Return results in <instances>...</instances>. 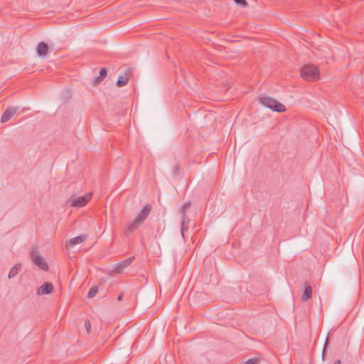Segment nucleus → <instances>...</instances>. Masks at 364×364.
Masks as SVG:
<instances>
[{"label":"nucleus","mask_w":364,"mask_h":364,"mask_svg":"<svg viewBox=\"0 0 364 364\" xmlns=\"http://www.w3.org/2000/svg\"><path fill=\"white\" fill-rule=\"evenodd\" d=\"M259 102L266 107L271 109L277 112H283L286 110L285 106L277 101L276 99L267 95L261 96L259 98Z\"/></svg>","instance_id":"1"},{"label":"nucleus","mask_w":364,"mask_h":364,"mask_svg":"<svg viewBox=\"0 0 364 364\" xmlns=\"http://www.w3.org/2000/svg\"><path fill=\"white\" fill-rule=\"evenodd\" d=\"M301 77L308 81H314L319 78V71L317 67L313 65H306L301 70Z\"/></svg>","instance_id":"2"},{"label":"nucleus","mask_w":364,"mask_h":364,"mask_svg":"<svg viewBox=\"0 0 364 364\" xmlns=\"http://www.w3.org/2000/svg\"><path fill=\"white\" fill-rule=\"evenodd\" d=\"M92 193H89L85 196L75 197L72 196L70 198L68 203L71 207L80 208L86 205V203L91 199Z\"/></svg>","instance_id":"3"},{"label":"nucleus","mask_w":364,"mask_h":364,"mask_svg":"<svg viewBox=\"0 0 364 364\" xmlns=\"http://www.w3.org/2000/svg\"><path fill=\"white\" fill-rule=\"evenodd\" d=\"M31 257L32 262L43 270H48V266L45 261V259L38 253L36 250H33L31 252Z\"/></svg>","instance_id":"4"},{"label":"nucleus","mask_w":364,"mask_h":364,"mask_svg":"<svg viewBox=\"0 0 364 364\" xmlns=\"http://www.w3.org/2000/svg\"><path fill=\"white\" fill-rule=\"evenodd\" d=\"M19 110V107H8L1 116V121L5 123L10 120Z\"/></svg>","instance_id":"5"},{"label":"nucleus","mask_w":364,"mask_h":364,"mask_svg":"<svg viewBox=\"0 0 364 364\" xmlns=\"http://www.w3.org/2000/svg\"><path fill=\"white\" fill-rule=\"evenodd\" d=\"M134 257H131L127 259L119 262L114 265L113 272L115 274H120L123 270L127 267L134 260Z\"/></svg>","instance_id":"6"},{"label":"nucleus","mask_w":364,"mask_h":364,"mask_svg":"<svg viewBox=\"0 0 364 364\" xmlns=\"http://www.w3.org/2000/svg\"><path fill=\"white\" fill-rule=\"evenodd\" d=\"M53 291V285L50 282H45L37 290L38 295L49 294Z\"/></svg>","instance_id":"7"},{"label":"nucleus","mask_w":364,"mask_h":364,"mask_svg":"<svg viewBox=\"0 0 364 364\" xmlns=\"http://www.w3.org/2000/svg\"><path fill=\"white\" fill-rule=\"evenodd\" d=\"M151 210V206L149 204L146 205L136 217L141 223L146 219Z\"/></svg>","instance_id":"8"},{"label":"nucleus","mask_w":364,"mask_h":364,"mask_svg":"<svg viewBox=\"0 0 364 364\" xmlns=\"http://www.w3.org/2000/svg\"><path fill=\"white\" fill-rule=\"evenodd\" d=\"M37 53L39 56L43 57L46 55L48 51V46L43 41H41L38 43L36 48Z\"/></svg>","instance_id":"9"},{"label":"nucleus","mask_w":364,"mask_h":364,"mask_svg":"<svg viewBox=\"0 0 364 364\" xmlns=\"http://www.w3.org/2000/svg\"><path fill=\"white\" fill-rule=\"evenodd\" d=\"M107 76V70L105 68H102L100 70L99 76H96L92 80V85L94 86H97L102 82L104 78Z\"/></svg>","instance_id":"10"},{"label":"nucleus","mask_w":364,"mask_h":364,"mask_svg":"<svg viewBox=\"0 0 364 364\" xmlns=\"http://www.w3.org/2000/svg\"><path fill=\"white\" fill-rule=\"evenodd\" d=\"M141 225V223L135 218L134 221L127 224L126 233L127 235L133 233V232L135 231Z\"/></svg>","instance_id":"11"},{"label":"nucleus","mask_w":364,"mask_h":364,"mask_svg":"<svg viewBox=\"0 0 364 364\" xmlns=\"http://www.w3.org/2000/svg\"><path fill=\"white\" fill-rule=\"evenodd\" d=\"M129 71H127L124 75H121L118 77V80L117 81V87H123L127 84L129 82Z\"/></svg>","instance_id":"12"},{"label":"nucleus","mask_w":364,"mask_h":364,"mask_svg":"<svg viewBox=\"0 0 364 364\" xmlns=\"http://www.w3.org/2000/svg\"><path fill=\"white\" fill-rule=\"evenodd\" d=\"M312 288L310 285L305 284V287L302 294L301 299L303 301H306L311 298Z\"/></svg>","instance_id":"13"},{"label":"nucleus","mask_w":364,"mask_h":364,"mask_svg":"<svg viewBox=\"0 0 364 364\" xmlns=\"http://www.w3.org/2000/svg\"><path fill=\"white\" fill-rule=\"evenodd\" d=\"M190 222L189 218L186 216V214H182V221H181V233L183 237H184V232L187 230L188 228V223Z\"/></svg>","instance_id":"14"},{"label":"nucleus","mask_w":364,"mask_h":364,"mask_svg":"<svg viewBox=\"0 0 364 364\" xmlns=\"http://www.w3.org/2000/svg\"><path fill=\"white\" fill-rule=\"evenodd\" d=\"M85 235H79L75 237L71 238L67 243L68 245H75L83 242L85 240Z\"/></svg>","instance_id":"15"},{"label":"nucleus","mask_w":364,"mask_h":364,"mask_svg":"<svg viewBox=\"0 0 364 364\" xmlns=\"http://www.w3.org/2000/svg\"><path fill=\"white\" fill-rule=\"evenodd\" d=\"M20 264H15L9 271V275H8V277L9 279H12L14 278V277H16L17 275V274L18 273V270H19V268H20Z\"/></svg>","instance_id":"16"},{"label":"nucleus","mask_w":364,"mask_h":364,"mask_svg":"<svg viewBox=\"0 0 364 364\" xmlns=\"http://www.w3.org/2000/svg\"><path fill=\"white\" fill-rule=\"evenodd\" d=\"M97 291H98L97 286H92L89 290V292L87 294V298L90 299V298L94 297L97 294Z\"/></svg>","instance_id":"17"},{"label":"nucleus","mask_w":364,"mask_h":364,"mask_svg":"<svg viewBox=\"0 0 364 364\" xmlns=\"http://www.w3.org/2000/svg\"><path fill=\"white\" fill-rule=\"evenodd\" d=\"M191 205V202H187L183 204L181 209L182 214H186V212L190 208Z\"/></svg>","instance_id":"18"},{"label":"nucleus","mask_w":364,"mask_h":364,"mask_svg":"<svg viewBox=\"0 0 364 364\" xmlns=\"http://www.w3.org/2000/svg\"><path fill=\"white\" fill-rule=\"evenodd\" d=\"M234 1L235 4L242 7H245L247 6V2L246 0H234Z\"/></svg>","instance_id":"19"},{"label":"nucleus","mask_w":364,"mask_h":364,"mask_svg":"<svg viewBox=\"0 0 364 364\" xmlns=\"http://www.w3.org/2000/svg\"><path fill=\"white\" fill-rule=\"evenodd\" d=\"M85 328L86 329V331L87 333H90L91 331V323L89 320H86L85 321Z\"/></svg>","instance_id":"20"},{"label":"nucleus","mask_w":364,"mask_h":364,"mask_svg":"<svg viewBox=\"0 0 364 364\" xmlns=\"http://www.w3.org/2000/svg\"><path fill=\"white\" fill-rule=\"evenodd\" d=\"M258 359L257 358H250L248 359L244 364H257Z\"/></svg>","instance_id":"21"},{"label":"nucleus","mask_w":364,"mask_h":364,"mask_svg":"<svg viewBox=\"0 0 364 364\" xmlns=\"http://www.w3.org/2000/svg\"><path fill=\"white\" fill-rule=\"evenodd\" d=\"M328 341V338H326V342H325V344H324V347H323V353H322V357L323 358L324 356V353H325V350H326V345H327Z\"/></svg>","instance_id":"22"},{"label":"nucleus","mask_w":364,"mask_h":364,"mask_svg":"<svg viewBox=\"0 0 364 364\" xmlns=\"http://www.w3.org/2000/svg\"><path fill=\"white\" fill-rule=\"evenodd\" d=\"M122 299H123V294L122 293V294H120L118 296V297H117V300H118V301H121V300H122Z\"/></svg>","instance_id":"23"},{"label":"nucleus","mask_w":364,"mask_h":364,"mask_svg":"<svg viewBox=\"0 0 364 364\" xmlns=\"http://www.w3.org/2000/svg\"><path fill=\"white\" fill-rule=\"evenodd\" d=\"M333 364H341V360H336V361L334 362V363H333Z\"/></svg>","instance_id":"24"},{"label":"nucleus","mask_w":364,"mask_h":364,"mask_svg":"<svg viewBox=\"0 0 364 364\" xmlns=\"http://www.w3.org/2000/svg\"><path fill=\"white\" fill-rule=\"evenodd\" d=\"M177 171H178V167H176L175 170H174V173H176Z\"/></svg>","instance_id":"25"}]
</instances>
